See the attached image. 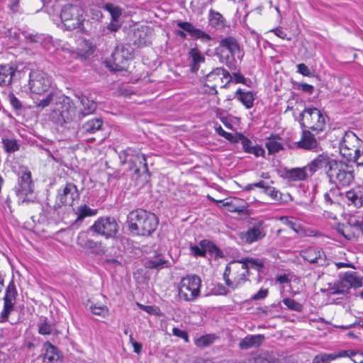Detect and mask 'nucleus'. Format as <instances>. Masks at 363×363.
Here are the masks:
<instances>
[{"instance_id":"f257e3e1","label":"nucleus","mask_w":363,"mask_h":363,"mask_svg":"<svg viewBox=\"0 0 363 363\" xmlns=\"http://www.w3.org/2000/svg\"><path fill=\"white\" fill-rule=\"evenodd\" d=\"M123 156L124 160L122 162H128L130 164L129 171L131 172L132 179L135 180L136 185L142 186L146 184L150 177V174L145 155L138 150L128 148L121 152V159Z\"/></svg>"},{"instance_id":"f03ea898","label":"nucleus","mask_w":363,"mask_h":363,"mask_svg":"<svg viewBox=\"0 0 363 363\" xmlns=\"http://www.w3.org/2000/svg\"><path fill=\"white\" fill-rule=\"evenodd\" d=\"M128 229L138 235H150L157 228L158 220L154 213L143 209L131 211L128 216Z\"/></svg>"},{"instance_id":"7ed1b4c3","label":"nucleus","mask_w":363,"mask_h":363,"mask_svg":"<svg viewBox=\"0 0 363 363\" xmlns=\"http://www.w3.org/2000/svg\"><path fill=\"white\" fill-rule=\"evenodd\" d=\"M250 272L247 267L238 261L230 262L225 267L223 279L225 284L232 289L242 286L249 281Z\"/></svg>"},{"instance_id":"20e7f679","label":"nucleus","mask_w":363,"mask_h":363,"mask_svg":"<svg viewBox=\"0 0 363 363\" xmlns=\"http://www.w3.org/2000/svg\"><path fill=\"white\" fill-rule=\"evenodd\" d=\"M326 174L330 182L337 186H349L354 179L353 172L349 169L348 165L335 160H332L330 168L326 170Z\"/></svg>"},{"instance_id":"39448f33","label":"nucleus","mask_w":363,"mask_h":363,"mask_svg":"<svg viewBox=\"0 0 363 363\" xmlns=\"http://www.w3.org/2000/svg\"><path fill=\"white\" fill-rule=\"evenodd\" d=\"M201 286V278L196 274H189L183 277L179 284V296L186 301H194L200 295Z\"/></svg>"},{"instance_id":"423d86ee","label":"nucleus","mask_w":363,"mask_h":363,"mask_svg":"<svg viewBox=\"0 0 363 363\" xmlns=\"http://www.w3.org/2000/svg\"><path fill=\"white\" fill-rule=\"evenodd\" d=\"M302 127L311 130L316 133L323 131L325 126V116L318 108L308 107L305 108L301 113Z\"/></svg>"},{"instance_id":"0eeeda50","label":"nucleus","mask_w":363,"mask_h":363,"mask_svg":"<svg viewBox=\"0 0 363 363\" xmlns=\"http://www.w3.org/2000/svg\"><path fill=\"white\" fill-rule=\"evenodd\" d=\"M84 11L79 5L67 4L65 6L60 13V18L67 30L81 28L84 21Z\"/></svg>"},{"instance_id":"6e6552de","label":"nucleus","mask_w":363,"mask_h":363,"mask_svg":"<svg viewBox=\"0 0 363 363\" xmlns=\"http://www.w3.org/2000/svg\"><path fill=\"white\" fill-rule=\"evenodd\" d=\"M362 144L363 142L354 133L347 132L340 143V152L347 160L354 162Z\"/></svg>"},{"instance_id":"1a4fd4ad","label":"nucleus","mask_w":363,"mask_h":363,"mask_svg":"<svg viewBox=\"0 0 363 363\" xmlns=\"http://www.w3.org/2000/svg\"><path fill=\"white\" fill-rule=\"evenodd\" d=\"M230 74L223 67H216L209 72L204 79V85L210 89V94H217L218 86L225 87L232 81Z\"/></svg>"},{"instance_id":"9d476101","label":"nucleus","mask_w":363,"mask_h":363,"mask_svg":"<svg viewBox=\"0 0 363 363\" xmlns=\"http://www.w3.org/2000/svg\"><path fill=\"white\" fill-rule=\"evenodd\" d=\"M29 88L31 93L42 95L48 91L52 85V77L41 70L31 71L29 75Z\"/></svg>"},{"instance_id":"9b49d317","label":"nucleus","mask_w":363,"mask_h":363,"mask_svg":"<svg viewBox=\"0 0 363 363\" xmlns=\"http://www.w3.org/2000/svg\"><path fill=\"white\" fill-rule=\"evenodd\" d=\"M118 229L117 221L112 217H101L90 227L91 230L106 239L115 237Z\"/></svg>"},{"instance_id":"f8f14e48","label":"nucleus","mask_w":363,"mask_h":363,"mask_svg":"<svg viewBox=\"0 0 363 363\" xmlns=\"http://www.w3.org/2000/svg\"><path fill=\"white\" fill-rule=\"evenodd\" d=\"M76 113L75 107L71 104L68 99L59 98L58 104L53 108L52 118L57 123H63L72 121Z\"/></svg>"},{"instance_id":"ddd939ff","label":"nucleus","mask_w":363,"mask_h":363,"mask_svg":"<svg viewBox=\"0 0 363 363\" xmlns=\"http://www.w3.org/2000/svg\"><path fill=\"white\" fill-rule=\"evenodd\" d=\"M266 226L263 220H259L249 228L247 230L239 234L240 238L246 243L251 244L266 236Z\"/></svg>"},{"instance_id":"4468645a","label":"nucleus","mask_w":363,"mask_h":363,"mask_svg":"<svg viewBox=\"0 0 363 363\" xmlns=\"http://www.w3.org/2000/svg\"><path fill=\"white\" fill-rule=\"evenodd\" d=\"M362 286V279L356 273L346 274L345 277L337 284L336 286L331 289L333 294H345L351 287L359 288Z\"/></svg>"},{"instance_id":"2eb2a0df","label":"nucleus","mask_w":363,"mask_h":363,"mask_svg":"<svg viewBox=\"0 0 363 363\" xmlns=\"http://www.w3.org/2000/svg\"><path fill=\"white\" fill-rule=\"evenodd\" d=\"M131 58V52L124 45H118L111 55L113 65L111 69L115 71L123 70L126 68L129 59Z\"/></svg>"},{"instance_id":"dca6fc26","label":"nucleus","mask_w":363,"mask_h":363,"mask_svg":"<svg viewBox=\"0 0 363 363\" xmlns=\"http://www.w3.org/2000/svg\"><path fill=\"white\" fill-rule=\"evenodd\" d=\"M152 30L147 26H143L134 29L130 35V40L138 47L150 43Z\"/></svg>"},{"instance_id":"f3484780","label":"nucleus","mask_w":363,"mask_h":363,"mask_svg":"<svg viewBox=\"0 0 363 363\" xmlns=\"http://www.w3.org/2000/svg\"><path fill=\"white\" fill-rule=\"evenodd\" d=\"M303 259L311 264H316L319 266L326 264L327 259L325 252L320 248L308 247L301 252Z\"/></svg>"},{"instance_id":"a211bd4d","label":"nucleus","mask_w":363,"mask_h":363,"mask_svg":"<svg viewBox=\"0 0 363 363\" xmlns=\"http://www.w3.org/2000/svg\"><path fill=\"white\" fill-rule=\"evenodd\" d=\"M79 197V194L76 185L72 183H67L62 189V193H59L57 196L58 205L66 204L72 206L73 202L78 199Z\"/></svg>"},{"instance_id":"6ab92c4d","label":"nucleus","mask_w":363,"mask_h":363,"mask_svg":"<svg viewBox=\"0 0 363 363\" xmlns=\"http://www.w3.org/2000/svg\"><path fill=\"white\" fill-rule=\"evenodd\" d=\"M298 147L305 150L318 152L320 150V144L315 135L309 130L302 131L301 138L297 142Z\"/></svg>"},{"instance_id":"aec40b11","label":"nucleus","mask_w":363,"mask_h":363,"mask_svg":"<svg viewBox=\"0 0 363 363\" xmlns=\"http://www.w3.org/2000/svg\"><path fill=\"white\" fill-rule=\"evenodd\" d=\"M227 50L229 53L233 55H237V57L241 60L244 55L241 52L240 46L238 40L231 36L226 37L220 40L217 50L220 52H224V50Z\"/></svg>"},{"instance_id":"412c9836","label":"nucleus","mask_w":363,"mask_h":363,"mask_svg":"<svg viewBox=\"0 0 363 363\" xmlns=\"http://www.w3.org/2000/svg\"><path fill=\"white\" fill-rule=\"evenodd\" d=\"M19 185L20 187L16 191V194L24 200L28 194H32L33 191L31 173L30 172H24L22 174L20 179Z\"/></svg>"},{"instance_id":"4be33fe9","label":"nucleus","mask_w":363,"mask_h":363,"mask_svg":"<svg viewBox=\"0 0 363 363\" xmlns=\"http://www.w3.org/2000/svg\"><path fill=\"white\" fill-rule=\"evenodd\" d=\"M178 27L182 30L186 31L191 35L192 37L196 39H200L203 42L207 43L211 40V37L204 31L195 28L193 24L189 22H182L177 23Z\"/></svg>"},{"instance_id":"5701e85b","label":"nucleus","mask_w":363,"mask_h":363,"mask_svg":"<svg viewBox=\"0 0 363 363\" xmlns=\"http://www.w3.org/2000/svg\"><path fill=\"white\" fill-rule=\"evenodd\" d=\"M332 160L329 157L325 155H319L313 160H312L307 166V169L314 174L318 170L325 168V171L330 168Z\"/></svg>"},{"instance_id":"b1692460","label":"nucleus","mask_w":363,"mask_h":363,"mask_svg":"<svg viewBox=\"0 0 363 363\" xmlns=\"http://www.w3.org/2000/svg\"><path fill=\"white\" fill-rule=\"evenodd\" d=\"M264 339L265 337L263 335H249L240 342L239 347L242 350L259 347L262 344Z\"/></svg>"},{"instance_id":"393cba45","label":"nucleus","mask_w":363,"mask_h":363,"mask_svg":"<svg viewBox=\"0 0 363 363\" xmlns=\"http://www.w3.org/2000/svg\"><path fill=\"white\" fill-rule=\"evenodd\" d=\"M15 68L11 65H0V86L9 85L15 74Z\"/></svg>"},{"instance_id":"a878e982","label":"nucleus","mask_w":363,"mask_h":363,"mask_svg":"<svg viewBox=\"0 0 363 363\" xmlns=\"http://www.w3.org/2000/svg\"><path fill=\"white\" fill-rule=\"evenodd\" d=\"M188 55L190 60L191 71V72H196L200 67V65L205 62V57L197 48L190 49Z\"/></svg>"},{"instance_id":"bb28decb","label":"nucleus","mask_w":363,"mask_h":363,"mask_svg":"<svg viewBox=\"0 0 363 363\" xmlns=\"http://www.w3.org/2000/svg\"><path fill=\"white\" fill-rule=\"evenodd\" d=\"M95 47L92 42L86 39L78 40L76 52L81 57H86L94 52Z\"/></svg>"},{"instance_id":"cd10ccee","label":"nucleus","mask_w":363,"mask_h":363,"mask_svg":"<svg viewBox=\"0 0 363 363\" xmlns=\"http://www.w3.org/2000/svg\"><path fill=\"white\" fill-rule=\"evenodd\" d=\"M307 167H296L286 171V178L291 182L305 180L307 177Z\"/></svg>"},{"instance_id":"c85d7f7f","label":"nucleus","mask_w":363,"mask_h":363,"mask_svg":"<svg viewBox=\"0 0 363 363\" xmlns=\"http://www.w3.org/2000/svg\"><path fill=\"white\" fill-rule=\"evenodd\" d=\"M241 143L245 152L252 154L256 157L264 156V150L259 145H252V142L247 138L241 136Z\"/></svg>"},{"instance_id":"c756f323","label":"nucleus","mask_w":363,"mask_h":363,"mask_svg":"<svg viewBox=\"0 0 363 363\" xmlns=\"http://www.w3.org/2000/svg\"><path fill=\"white\" fill-rule=\"evenodd\" d=\"M103 123L104 122L101 118H94L85 122L82 125L81 130L84 133L93 134L101 130Z\"/></svg>"},{"instance_id":"7c9ffc66","label":"nucleus","mask_w":363,"mask_h":363,"mask_svg":"<svg viewBox=\"0 0 363 363\" xmlns=\"http://www.w3.org/2000/svg\"><path fill=\"white\" fill-rule=\"evenodd\" d=\"M347 199L350 201L356 207L363 206V188L358 186L348 191L346 193Z\"/></svg>"},{"instance_id":"2f4dec72","label":"nucleus","mask_w":363,"mask_h":363,"mask_svg":"<svg viewBox=\"0 0 363 363\" xmlns=\"http://www.w3.org/2000/svg\"><path fill=\"white\" fill-rule=\"evenodd\" d=\"M208 20L210 24L218 29H220L225 26V19L219 12L212 9L209 11Z\"/></svg>"},{"instance_id":"473e14b6","label":"nucleus","mask_w":363,"mask_h":363,"mask_svg":"<svg viewBox=\"0 0 363 363\" xmlns=\"http://www.w3.org/2000/svg\"><path fill=\"white\" fill-rule=\"evenodd\" d=\"M235 96L247 108L253 106L255 99L251 91H242L241 89H238L235 93Z\"/></svg>"},{"instance_id":"72a5a7b5","label":"nucleus","mask_w":363,"mask_h":363,"mask_svg":"<svg viewBox=\"0 0 363 363\" xmlns=\"http://www.w3.org/2000/svg\"><path fill=\"white\" fill-rule=\"evenodd\" d=\"M77 243L80 247L86 249H95L99 245L97 242L89 238L86 233H79Z\"/></svg>"},{"instance_id":"f704fd0d","label":"nucleus","mask_w":363,"mask_h":363,"mask_svg":"<svg viewBox=\"0 0 363 363\" xmlns=\"http://www.w3.org/2000/svg\"><path fill=\"white\" fill-rule=\"evenodd\" d=\"M79 99L82 105L83 106V108H82L80 111V114H82L83 116L91 113L96 110V104L94 101L89 100L85 96H82Z\"/></svg>"},{"instance_id":"c9c22d12","label":"nucleus","mask_w":363,"mask_h":363,"mask_svg":"<svg viewBox=\"0 0 363 363\" xmlns=\"http://www.w3.org/2000/svg\"><path fill=\"white\" fill-rule=\"evenodd\" d=\"M58 100L59 98L55 94L54 92H50L45 98L43 99H38L34 101V104L35 108L43 109L48 106L52 103H55V106L57 105Z\"/></svg>"},{"instance_id":"e433bc0d","label":"nucleus","mask_w":363,"mask_h":363,"mask_svg":"<svg viewBox=\"0 0 363 363\" xmlns=\"http://www.w3.org/2000/svg\"><path fill=\"white\" fill-rule=\"evenodd\" d=\"M167 260L161 255L147 260L145 265L148 269H162L165 267Z\"/></svg>"},{"instance_id":"4c0bfd02","label":"nucleus","mask_w":363,"mask_h":363,"mask_svg":"<svg viewBox=\"0 0 363 363\" xmlns=\"http://www.w3.org/2000/svg\"><path fill=\"white\" fill-rule=\"evenodd\" d=\"M97 213V210L91 209L86 205L80 206L77 212V219L76 222L82 220L85 217L92 216L96 215Z\"/></svg>"},{"instance_id":"58836bf2","label":"nucleus","mask_w":363,"mask_h":363,"mask_svg":"<svg viewBox=\"0 0 363 363\" xmlns=\"http://www.w3.org/2000/svg\"><path fill=\"white\" fill-rule=\"evenodd\" d=\"M240 261L242 264L246 265L247 271H249L250 268H252L260 272L264 267V263L259 259L246 257Z\"/></svg>"},{"instance_id":"ea45409f","label":"nucleus","mask_w":363,"mask_h":363,"mask_svg":"<svg viewBox=\"0 0 363 363\" xmlns=\"http://www.w3.org/2000/svg\"><path fill=\"white\" fill-rule=\"evenodd\" d=\"M217 55H219L220 62L224 63L229 69H235L236 68L235 57L237 55H233L230 53L224 55V52H218Z\"/></svg>"},{"instance_id":"a19ab883","label":"nucleus","mask_w":363,"mask_h":363,"mask_svg":"<svg viewBox=\"0 0 363 363\" xmlns=\"http://www.w3.org/2000/svg\"><path fill=\"white\" fill-rule=\"evenodd\" d=\"M102 8L111 14L113 21H117L122 14V9L119 6L110 3L104 4Z\"/></svg>"},{"instance_id":"79ce46f5","label":"nucleus","mask_w":363,"mask_h":363,"mask_svg":"<svg viewBox=\"0 0 363 363\" xmlns=\"http://www.w3.org/2000/svg\"><path fill=\"white\" fill-rule=\"evenodd\" d=\"M200 245L204 249L205 253L206 252H209L211 254H213L216 256L219 255L220 254V251L218 249V247L212 242L207 240H203L200 242Z\"/></svg>"},{"instance_id":"37998d69","label":"nucleus","mask_w":363,"mask_h":363,"mask_svg":"<svg viewBox=\"0 0 363 363\" xmlns=\"http://www.w3.org/2000/svg\"><path fill=\"white\" fill-rule=\"evenodd\" d=\"M2 144L6 152L9 153L14 152L19 149V145L16 140L14 139L3 138Z\"/></svg>"},{"instance_id":"c03bdc74","label":"nucleus","mask_w":363,"mask_h":363,"mask_svg":"<svg viewBox=\"0 0 363 363\" xmlns=\"http://www.w3.org/2000/svg\"><path fill=\"white\" fill-rule=\"evenodd\" d=\"M263 189L264 194L270 196L274 201H280L281 194L274 187L266 185L264 182V187H261Z\"/></svg>"},{"instance_id":"a18cd8bd","label":"nucleus","mask_w":363,"mask_h":363,"mask_svg":"<svg viewBox=\"0 0 363 363\" xmlns=\"http://www.w3.org/2000/svg\"><path fill=\"white\" fill-rule=\"evenodd\" d=\"M282 302L289 310L296 312H301L303 310V306L291 298H285Z\"/></svg>"},{"instance_id":"49530a36","label":"nucleus","mask_w":363,"mask_h":363,"mask_svg":"<svg viewBox=\"0 0 363 363\" xmlns=\"http://www.w3.org/2000/svg\"><path fill=\"white\" fill-rule=\"evenodd\" d=\"M16 295V290L15 285L13 281H11L9 286H7L6 295L4 298V301L9 303L13 302V301L15 299Z\"/></svg>"},{"instance_id":"de8ad7c7","label":"nucleus","mask_w":363,"mask_h":363,"mask_svg":"<svg viewBox=\"0 0 363 363\" xmlns=\"http://www.w3.org/2000/svg\"><path fill=\"white\" fill-rule=\"evenodd\" d=\"M265 145L269 154L276 153L283 148L282 145L274 139L269 140Z\"/></svg>"},{"instance_id":"09e8293b","label":"nucleus","mask_w":363,"mask_h":363,"mask_svg":"<svg viewBox=\"0 0 363 363\" xmlns=\"http://www.w3.org/2000/svg\"><path fill=\"white\" fill-rule=\"evenodd\" d=\"M280 219H281V220L283 221V223L285 225L289 226L290 228H291L296 233L299 234V233H302L303 232V230L302 227L299 224H297V223L293 222L292 220H289L288 218H286V217H281Z\"/></svg>"},{"instance_id":"8fccbe9b","label":"nucleus","mask_w":363,"mask_h":363,"mask_svg":"<svg viewBox=\"0 0 363 363\" xmlns=\"http://www.w3.org/2000/svg\"><path fill=\"white\" fill-rule=\"evenodd\" d=\"M13 309V302H4V310L1 313L0 318L1 319V322H4L8 319V317L11 311Z\"/></svg>"},{"instance_id":"3c124183","label":"nucleus","mask_w":363,"mask_h":363,"mask_svg":"<svg viewBox=\"0 0 363 363\" xmlns=\"http://www.w3.org/2000/svg\"><path fill=\"white\" fill-rule=\"evenodd\" d=\"M45 357L50 362L58 359L59 355L57 352V348L52 345H49L46 348Z\"/></svg>"},{"instance_id":"603ef678","label":"nucleus","mask_w":363,"mask_h":363,"mask_svg":"<svg viewBox=\"0 0 363 363\" xmlns=\"http://www.w3.org/2000/svg\"><path fill=\"white\" fill-rule=\"evenodd\" d=\"M38 332L41 335H50L52 332V327L46 320L39 325Z\"/></svg>"},{"instance_id":"864d4df0","label":"nucleus","mask_w":363,"mask_h":363,"mask_svg":"<svg viewBox=\"0 0 363 363\" xmlns=\"http://www.w3.org/2000/svg\"><path fill=\"white\" fill-rule=\"evenodd\" d=\"M91 312L97 315L105 316L108 313V308L104 306H91Z\"/></svg>"},{"instance_id":"5fc2aeb1","label":"nucleus","mask_w":363,"mask_h":363,"mask_svg":"<svg viewBox=\"0 0 363 363\" xmlns=\"http://www.w3.org/2000/svg\"><path fill=\"white\" fill-rule=\"evenodd\" d=\"M190 252L194 256H205L204 249L200 245H191L190 247Z\"/></svg>"},{"instance_id":"6e6d98bb","label":"nucleus","mask_w":363,"mask_h":363,"mask_svg":"<svg viewBox=\"0 0 363 363\" xmlns=\"http://www.w3.org/2000/svg\"><path fill=\"white\" fill-rule=\"evenodd\" d=\"M213 342L212 338L210 336H203L196 340V345L199 347H206Z\"/></svg>"},{"instance_id":"4d7b16f0","label":"nucleus","mask_w":363,"mask_h":363,"mask_svg":"<svg viewBox=\"0 0 363 363\" xmlns=\"http://www.w3.org/2000/svg\"><path fill=\"white\" fill-rule=\"evenodd\" d=\"M9 101H10L11 106L16 110H19L21 108V107H22L21 103L13 94H9Z\"/></svg>"},{"instance_id":"13d9d810","label":"nucleus","mask_w":363,"mask_h":363,"mask_svg":"<svg viewBox=\"0 0 363 363\" xmlns=\"http://www.w3.org/2000/svg\"><path fill=\"white\" fill-rule=\"evenodd\" d=\"M297 68H298V72L301 74L302 75L306 76V77H309L311 75V71L309 70V69L305 64H303V63L298 64L297 65Z\"/></svg>"},{"instance_id":"bf43d9fd","label":"nucleus","mask_w":363,"mask_h":363,"mask_svg":"<svg viewBox=\"0 0 363 363\" xmlns=\"http://www.w3.org/2000/svg\"><path fill=\"white\" fill-rule=\"evenodd\" d=\"M269 291L267 289H261L257 294L252 297V300H260L265 298L268 295Z\"/></svg>"},{"instance_id":"052dcab7","label":"nucleus","mask_w":363,"mask_h":363,"mask_svg":"<svg viewBox=\"0 0 363 363\" xmlns=\"http://www.w3.org/2000/svg\"><path fill=\"white\" fill-rule=\"evenodd\" d=\"M216 132L218 133L219 135L225 138V139L228 140H233V135L230 133H228L226 131H225L222 127L220 125H219L218 127H217L216 128Z\"/></svg>"},{"instance_id":"680f3d73","label":"nucleus","mask_w":363,"mask_h":363,"mask_svg":"<svg viewBox=\"0 0 363 363\" xmlns=\"http://www.w3.org/2000/svg\"><path fill=\"white\" fill-rule=\"evenodd\" d=\"M138 306L140 307V308H141L142 310L145 311V312H147V313L149 314H157V311H158V308L155 306H144V305H142V304H140L138 303Z\"/></svg>"},{"instance_id":"e2e57ef3","label":"nucleus","mask_w":363,"mask_h":363,"mask_svg":"<svg viewBox=\"0 0 363 363\" xmlns=\"http://www.w3.org/2000/svg\"><path fill=\"white\" fill-rule=\"evenodd\" d=\"M129 339H130V343L132 344V345L133 347L134 352L137 354H139L142 350V344L135 341L133 340L132 334L129 335Z\"/></svg>"},{"instance_id":"0e129e2a","label":"nucleus","mask_w":363,"mask_h":363,"mask_svg":"<svg viewBox=\"0 0 363 363\" xmlns=\"http://www.w3.org/2000/svg\"><path fill=\"white\" fill-rule=\"evenodd\" d=\"M20 8V0H11L9 4V9L13 13H17L19 11Z\"/></svg>"},{"instance_id":"69168bd1","label":"nucleus","mask_w":363,"mask_h":363,"mask_svg":"<svg viewBox=\"0 0 363 363\" xmlns=\"http://www.w3.org/2000/svg\"><path fill=\"white\" fill-rule=\"evenodd\" d=\"M358 153L354 162L357 163L358 167H363V144H362V147H360V150H359Z\"/></svg>"},{"instance_id":"338daca9","label":"nucleus","mask_w":363,"mask_h":363,"mask_svg":"<svg viewBox=\"0 0 363 363\" xmlns=\"http://www.w3.org/2000/svg\"><path fill=\"white\" fill-rule=\"evenodd\" d=\"M313 363H328L325 353L316 355L313 359Z\"/></svg>"},{"instance_id":"774afa93","label":"nucleus","mask_w":363,"mask_h":363,"mask_svg":"<svg viewBox=\"0 0 363 363\" xmlns=\"http://www.w3.org/2000/svg\"><path fill=\"white\" fill-rule=\"evenodd\" d=\"M299 89H301L303 91L312 94L313 91V86L308 84H301L299 85Z\"/></svg>"}]
</instances>
